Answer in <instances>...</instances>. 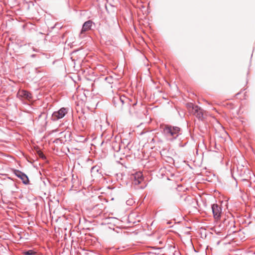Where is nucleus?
<instances>
[{"label": "nucleus", "instance_id": "nucleus-4", "mask_svg": "<svg viewBox=\"0 0 255 255\" xmlns=\"http://www.w3.org/2000/svg\"><path fill=\"white\" fill-rule=\"evenodd\" d=\"M128 99L125 96L123 97H115L113 98V102L116 107H118L119 109L122 110L124 104Z\"/></svg>", "mask_w": 255, "mask_h": 255}, {"label": "nucleus", "instance_id": "nucleus-8", "mask_svg": "<svg viewBox=\"0 0 255 255\" xmlns=\"http://www.w3.org/2000/svg\"><path fill=\"white\" fill-rule=\"evenodd\" d=\"M17 96L19 97H21L26 100H29L32 98L31 94L29 92L23 90L19 91L17 93Z\"/></svg>", "mask_w": 255, "mask_h": 255}, {"label": "nucleus", "instance_id": "nucleus-14", "mask_svg": "<svg viewBox=\"0 0 255 255\" xmlns=\"http://www.w3.org/2000/svg\"><path fill=\"white\" fill-rule=\"evenodd\" d=\"M229 232H230V234L231 233H236L237 231H235V230H234V229H232L231 228L230 229V230H229Z\"/></svg>", "mask_w": 255, "mask_h": 255}, {"label": "nucleus", "instance_id": "nucleus-10", "mask_svg": "<svg viewBox=\"0 0 255 255\" xmlns=\"http://www.w3.org/2000/svg\"><path fill=\"white\" fill-rule=\"evenodd\" d=\"M111 146L113 150L116 152L119 151L121 149L120 143L115 140L112 141Z\"/></svg>", "mask_w": 255, "mask_h": 255}, {"label": "nucleus", "instance_id": "nucleus-15", "mask_svg": "<svg viewBox=\"0 0 255 255\" xmlns=\"http://www.w3.org/2000/svg\"><path fill=\"white\" fill-rule=\"evenodd\" d=\"M35 72L37 73L40 72V71L38 70V69L37 68H35Z\"/></svg>", "mask_w": 255, "mask_h": 255}, {"label": "nucleus", "instance_id": "nucleus-6", "mask_svg": "<svg viewBox=\"0 0 255 255\" xmlns=\"http://www.w3.org/2000/svg\"><path fill=\"white\" fill-rule=\"evenodd\" d=\"M211 208L214 218L216 219H219L222 212L221 207L217 204H213L211 206Z\"/></svg>", "mask_w": 255, "mask_h": 255}, {"label": "nucleus", "instance_id": "nucleus-1", "mask_svg": "<svg viewBox=\"0 0 255 255\" xmlns=\"http://www.w3.org/2000/svg\"><path fill=\"white\" fill-rule=\"evenodd\" d=\"M163 130L165 135L171 140L176 139L181 134V129L179 127L169 125H166Z\"/></svg>", "mask_w": 255, "mask_h": 255}, {"label": "nucleus", "instance_id": "nucleus-7", "mask_svg": "<svg viewBox=\"0 0 255 255\" xmlns=\"http://www.w3.org/2000/svg\"><path fill=\"white\" fill-rule=\"evenodd\" d=\"M94 23L91 20H88L84 23L80 32V34H83L85 32L91 29V27Z\"/></svg>", "mask_w": 255, "mask_h": 255}, {"label": "nucleus", "instance_id": "nucleus-12", "mask_svg": "<svg viewBox=\"0 0 255 255\" xmlns=\"http://www.w3.org/2000/svg\"><path fill=\"white\" fill-rule=\"evenodd\" d=\"M25 255H34L35 253L32 250H28L23 253Z\"/></svg>", "mask_w": 255, "mask_h": 255}, {"label": "nucleus", "instance_id": "nucleus-16", "mask_svg": "<svg viewBox=\"0 0 255 255\" xmlns=\"http://www.w3.org/2000/svg\"><path fill=\"white\" fill-rule=\"evenodd\" d=\"M136 104H137V102H135V103H134L133 104V105H132L133 107H134L135 106H136Z\"/></svg>", "mask_w": 255, "mask_h": 255}, {"label": "nucleus", "instance_id": "nucleus-20", "mask_svg": "<svg viewBox=\"0 0 255 255\" xmlns=\"http://www.w3.org/2000/svg\"><path fill=\"white\" fill-rule=\"evenodd\" d=\"M235 228V226H233V228L234 229V228Z\"/></svg>", "mask_w": 255, "mask_h": 255}, {"label": "nucleus", "instance_id": "nucleus-9", "mask_svg": "<svg viewBox=\"0 0 255 255\" xmlns=\"http://www.w3.org/2000/svg\"><path fill=\"white\" fill-rule=\"evenodd\" d=\"M135 184H139L143 180L142 173L136 172L134 176Z\"/></svg>", "mask_w": 255, "mask_h": 255}, {"label": "nucleus", "instance_id": "nucleus-11", "mask_svg": "<svg viewBox=\"0 0 255 255\" xmlns=\"http://www.w3.org/2000/svg\"><path fill=\"white\" fill-rule=\"evenodd\" d=\"M246 171L249 172V170L247 168L243 167V169H241V172L239 173L240 175L241 176H244Z\"/></svg>", "mask_w": 255, "mask_h": 255}, {"label": "nucleus", "instance_id": "nucleus-5", "mask_svg": "<svg viewBox=\"0 0 255 255\" xmlns=\"http://www.w3.org/2000/svg\"><path fill=\"white\" fill-rule=\"evenodd\" d=\"M13 172L16 176L22 180V183L24 184L27 185L29 183V181L28 177L25 173L16 169H14Z\"/></svg>", "mask_w": 255, "mask_h": 255}, {"label": "nucleus", "instance_id": "nucleus-19", "mask_svg": "<svg viewBox=\"0 0 255 255\" xmlns=\"http://www.w3.org/2000/svg\"><path fill=\"white\" fill-rule=\"evenodd\" d=\"M238 171H239V167H237Z\"/></svg>", "mask_w": 255, "mask_h": 255}, {"label": "nucleus", "instance_id": "nucleus-2", "mask_svg": "<svg viewBox=\"0 0 255 255\" xmlns=\"http://www.w3.org/2000/svg\"><path fill=\"white\" fill-rule=\"evenodd\" d=\"M188 108L191 112L199 120L203 121L204 119L203 110L198 106L194 105L192 103L188 104Z\"/></svg>", "mask_w": 255, "mask_h": 255}, {"label": "nucleus", "instance_id": "nucleus-3", "mask_svg": "<svg viewBox=\"0 0 255 255\" xmlns=\"http://www.w3.org/2000/svg\"><path fill=\"white\" fill-rule=\"evenodd\" d=\"M68 111L69 108H61L59 110L53 113L51 119L53 121H58L63 118L68 113Z\"/></svg>", "mask_w": 255, "mask_h": 255}, {"label": "nucleus", "instance_id": "nucleus-18", "mask_svg": "<svg viewBox=\"0 0 255 255\" xmlns=\"http://www.w3.org/2000/svg\"><path fill=\"white\" fill-rule=\"evenodd\" d=\"M35 54H32V55H31V57H35Z\"/></svg>", "mask_w": 255, "mask_h": 255}, {"label": "nucleus", "instance_id": "nucleus-13", "mask_svg": "<svg viewBox=\"0 0 255 255\" xmlns=\"http://www.w3.org/2000/svg\"><path fill=\"white\" fill-rule=\"evenodd\" d=\"M38 154L39 156L41 158L43 159L46 158L45 156L44 155V154L41 151H38Z\"/></svg>", "mask_w": 255, "mask_h": 255}, {"label": "nucleus", "instance_id": "nucleus-17", "mask_svg": "<svg viewBox=\"0 0 255 255\" xmlns=\"http://www.w3.org/2000/svg\"><path fill=\"white\" fill-rule=\"evenodd\" d=\"M96 168V166H93V167L92 168L91 170L92 171V170H94Z\"/></svg>", "mask_w": 255, "mask_h": 255}]
</instances>
